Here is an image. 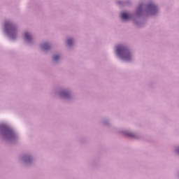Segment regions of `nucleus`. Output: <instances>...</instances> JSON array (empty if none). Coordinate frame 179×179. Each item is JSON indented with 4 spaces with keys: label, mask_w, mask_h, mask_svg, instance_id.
Returning <instances> with one entry per match:
<instances>
[{
    "label": "nucleus",
    "mask_w": 179,
    "mask_h": 179,
    "mask_svg": "<svg viewBox=\"0 0 179 179\" xmlns=\"http://www.w3.org/2000/svg\"><path fill=\"white\" fill-rule=\"evenodd\" d=\"M117 54L120 55L125 61H129L131 59V54L122 45H119L117 48Z\"/></svg>",
    "instance_id": "f257e3e1"
},
{
    "label": "nucleus",
    "mask_w": 179,
    "mask_h": 179,
    "mask_svg": "<svg viewBox=\"0 0 179 179\" xmlns=\"http://www.w3.org/2000/svg\"><path fill=\"white\" fill-rule=\"evenodd\" d=\"M5 27L6 30H8V33L11 38H15V36H16V28L10 22L6 23Z\"/></svg>",
    "instance_id": "f03ea898"
},
{
    "label": "nucleus",
    "mask_w": 179,
    "mask_h": 179,
    "mask_svg": "<svg viewBox=\"0 0 179 179\" xmlns=\"http://www.w3.org/2000/svg\"><path fill=\"white\" fill-rule=\"evenodd\" d=\"M148 9H150L152 13H155V12L157 11V7L153 3L148 5Z\"/></svg>",
    "instance_id": "7ed1b4c3"
},
{
    "label": "nucleus",
    "mask_w": 179,
    "mask_h": 179,
    "mask_svg": "<svg viewBox=\"0 0 179 179\" xmlns=\"http://www.w3.org/2000/svg\"><path fill=\"white\" fill-rule=\"evenodd\" d=\"M121 18L123 20H127V19L129 18V14L127 13H122L121 15Z\"/></svg>",
    "instance_id": "20e7f679"
},
{
    "label": "nucleus",
    "mask_w": 179,
    "mask_h": 179,
    "mask_svg": "<svg viewBox=\"0 0 179 179\" xmlns=\"http://www.w3.org/2000/svg\"><path fill=\"white\" fill-rule=\"evenodd\" d=\"M24 38L27 41H30L31 40V36L27 32L24 33Z\"/></svg>",
    "instance_id": "39448f33"
},
{
    "label": "nucleus",
    "mask_w": 179,
    "mask_h": 179,
    "mask_svg": "<svg viewBox=\"0 0 179 179\" xmlns=\"http://www.w3.org/2000/svg\"><path fill=\"white\" fill-rule=\"evenodd\" d=\"M43 50H48L50 48V45L48 43H44L42 45Z\"/></svg>",
    "instance_id": "423d86ee"
},
{
    "label": "nucleus",
    "mask_w": 179,
    "mask_h": 179,
    "mask_svg": "<svg viewBox=\"0 0 179 179\" xmlns=\"http://www.w3.org/2000/svg\"><path fill=\"white\" fill-rule=\"evenodd\" d=\"M61 96L62 97H68V96H69V94L68 92H62Z\"/></svg>",
    "instance_id": "0eeeda50"
},
{
    "label": "nucleus",
    "mask_w": 179,
    "mask_h": 179,
    "mask_svg": "<svg viewBox=\"0 0 179 179\" xmlns=\"http://www.w3.org/2000/svg\"><path fill=\"white\" fill-rule=\"evenodd\" d=\"M8 136H15V133L13 132V131H12V130H10L8 132Z\"/></svg>",
    "instance_id": "6e6552de"
},
{
    "label": "nucleus",
    "mask_w": 179,
    "mask_h": 179,
    "mask_svg": "<svg viewBox=\"0 0 179 179\" xmlns=\"http://www.w3.org/2000/svg\"><path fill=\"white\" fill-rule=\"evenodd\" d=\"M72 43H73V41H72V39H68L67 41V44L69 45H72Z\"/></svg>",
    "instance_id": "1a4fd4ad"
},
{
    "label": "nucleus",
    "mask_w": 179,
    "mask_h": 179,
    "mask_svg": "<svg viewBox=\"0 0 179 179\" xmlns=\"http://www.w3.org/2000/svg\"><path fill=\"white\" fill-rule=\"evenodd\" d=\"M53 59L55 61H58L59 59V56H58V55L54 56Z\"/></svg>",
    "instance_id": "9d476101"
}]
</instances>
